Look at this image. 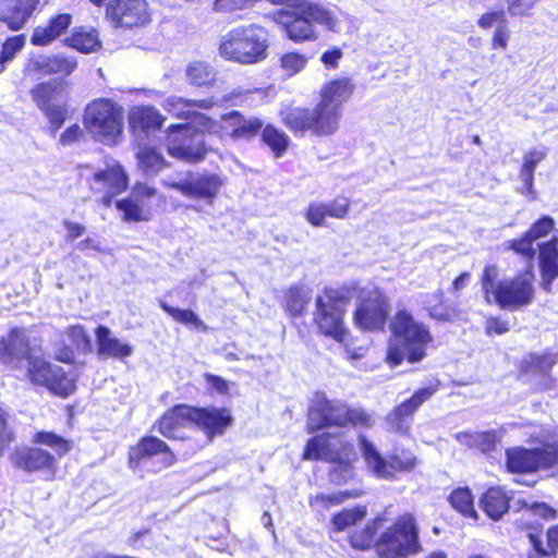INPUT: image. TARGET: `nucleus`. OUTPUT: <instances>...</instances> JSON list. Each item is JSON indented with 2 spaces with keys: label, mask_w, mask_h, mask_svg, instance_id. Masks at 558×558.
Instances as JSON below:
<instances>
[{
  "label": "nucleus",
  "mask_w": 558,
  "mask_h": 558,
  "mask_svg": "<svg viewBox=\"0 0 558 558\" xmlns=\"http://www.w3.org/2000/svg\"><path fill=\"white\" fill-rule=\"evenodd\" d=\"M354 295H357V302L352 312V320L357 329L383 332L389 324L391 337L386 362L390 367H397L404 361L418 363L427 356V348L433 342L428 326L416 320L407 308L397 310L390 318V298L379 287L365 290L359 284Z\"/></svg>",
  "instance_id": "nucleus-1"
},
{
  "label": "nucleus",
  "mask_w": 558,
  "mask_h": 558,
  "mask_svg": "<svg viewBox=\"0 0 558 558\" xmlns=\"http://www.w3.org/2000/svg\"><path fill=\"white\" fill-rule=\"evenodd\" d=\"M351 77L339 76L325 82L313 108L287 106L279 111L282 124L294 135L330 137L340 130L343 106L355 90Z\"/></svg>",
  "instance_id": "nucleus-2"
},
{
  "label": "nucleus",
  "mask_w": 558,
  "mask_h": 558,
  "mask_svg": "<svg viewBox=\"0 0 558 558\" xmlns=\"http://www.w3.org/2000/svg\"><path fill=\"white\" fill-rule=\"evenodd\" d=\"M498 275L496 265H486L483 268L480 283L486 303L509 311H517L532 303L535 295L532 264L511 278L498 280Z\"/></svg>",
  "instance_id": "nucleus-3"
},
{
  "label": "nucleus",
  "mask_w": 558,
  "mask_h": 558,
  "mask_svg": "<svg viewBox=\"0 0 558 558\" xmlns=\"http://www.w3.org/2000/svg\"><path fill=\"white\" fill-rule=\"evenodd\" d=\"M359 290V281L342 284L339 289L325 287L314 300L312 325L317 336L343 343L350 336L345 324L349 300Z\"/></svg>",
  "instance_id": "nucleus-4"
},
{
  "label": "nucleus",
  "mask_w": 558,
  "mask_h": 558,
  "mask_svg": "<svg viewBox=\"0 0 558 558\" xmlns=\"http://www.w3.org/2000/svg\"><path fill=\"white\" fill-rule=\"evenodd\" d=\"M303 461H325L338 466L329 472L336 485L348 482L353 475V464L357 460L354 445L341 433L323 432L310 437L303 448Z\"/></svg>",
  "instance_id": "nucleus-5"
},
{
  "label": "nucleus",
  "mask_w": 558,
  "mask_h": 558,
  "mask_svg": "<svg viewBox=\"0 0 558 558\" xmlns=\"http://www.w3.org/2000/svg\"><path fill=\"white\" fill-rule=\"evenodd\" d=\"M32 440L51 448L54 453L40 447H23L11 454L12 465L25 473L40 474L45 481H54L59 470L56 456L61 458L71 452L73 441L51 430H38Z\"/></svg>",
  "instance_id": "nucleus-6"
},
{
  "label": "nucleus",
  "mask_w": 558,
  "mask_h": 558,
  "mask_svg": "<svg viewBox=\"0 0 558 558\" xmlns=\"http://www.w3.org/2000/svg\"><path fill=\"white\" fill-rule=\"evenodd\" d=\"M373 425L374 418L364 408L319 396L308 408L306 432L313 434L333 427L369 429Z\"/></svg>",
  "instance_id": "nucleus-7"
},
{
  "label": "nucleus",
  "mask_w": 558,
  "mask_h": 558,
  "mask_svg": "<svg viewBox=\"0 0 558 558\" xmlns=\"http://www.w3.org/2000/svg\"><path fill=\"white\" fill-rule=\"evenodd\" d=\"M269 39L264 27L256 24L231 28L219 43V54L227 61L255 64L268 57Z\"/></svg>",
  "instance_id": "nucleus-8"
},
{
  "label": "nucleus",
  "mask_w": 558,
  "mask_h": 558,
  "mask_svg": "<svg viewBox=\"0 0 558 558\" xmlns=\"http://www.w3.org/2000/svg\"><path fill=\"white\" fill-rule=\"evenodd\" d=\"M292 8L293 11L280 12L279 23L287 37L295 44L316 40L315 25L332 32L337 28V17L318 3L302 1Z\"/></svg>",
  "instance_id": "nucleus-9"
},
{
  "label": "nucleus",
  "mask_w": 558,
  "mask_h": 558,
  "mask_svg": "<svg viewBox=\"0 0 558 558\" xmlns=\"http://www.w3.org/2000/svg\"><path fill=\"white\" fill-rule=\"evenodd\" d=\"M378 558H409L423 551L415 515L404 512L393 519L377 536Z\"/></svg>",
  "instance_id": "nucleus-10"
},
{
  "label": "nucleus",
  "mask_w": 558,
  "mask_h": 558,
  "mask_svg": "<svg viewBox=\"0 0 558 558\" xmlns=\"http://www.w3.org/2000/svg\"><path fill=\"white\" fill-rule=\"evenodd\" d=\"M82 121L93 140L114 146L123 134L124 110L111 98H95L85 107Z\"/></svg>",
  "instance_id": "nucleus-11"
},
{
  "label": "nucleus",
  "mask_w": 558,
  "mask_h": 558,
  "mask_svg": "<svg viewBox=\"0 0 558 558\" xmlns=\"http://www.w3.org/2000/svg\"><path fill=\"white\" fill-rule=\"evenodd\" d=\"M362 457L368 470L378 478L395 480L399 473L413 472L418 460L409 448L395 447L386 459L364 434L357 436Z\"/></svg>",
  "instance_id": "nucleus-12"
},
{
  "label": "nucleus",
  "mask_w": 558,
  "mask_h": 558,
  "mask_svg": "<svg viewBox=\"0 0 558 558\" xmlns=\"http://www.w3.org/2000/svg\"><path fill=\"white\" fill-rule=\"evenodd\" d=\"M68 84L64 81L46 80L37 82L29 89L36 108L48 121V129L54 135L70 117Z\"/></svg>",
  "instance_id": "nucleus-13"
},
{
  "label": "nucleus",
  "mask_w": 558,
  "mask_h": 558,
  "mask_svg": "<svg viewBox=\"0 0 558 558\" xmlns=\"http://www.w3.org/2000/svg\"><path fill=\"white\" fill-rule=\"evenodd\" d=\"M26 377L34 386L44 387L62 399L69 398L77 389L76 379L63 367L33 354L27 361Z\"/></svg>",
  "instance_id": "nucleus-14"
},
{
  "label": "nucleus",
  "mask_w": 558,
  "mask_h": 558,
  "mask_svg": "<svg viewBox=\"0 0 558 558\" xmlns=\"http://www.w3.org/2000/svg\"><path fill=\"white\" fill-rule=\"evenodd\" d=\"M166 133V149L172 158L192 165L205 159L208 153L206 144L196 141V130L190 124H171Z\"/></svg>",
  "instance_id": "nucleus-15"
},
{
  "label": "nucleus",
  "mask_w": 558,
  "mask_h": 558,
  "mask_svg": "<svg viewBox=\"0 0 558 558\" xmlns=\"http://www.w3.org/2000/svg\"><path fill=\"white\" fill-rule=\"evenodd\" d=\"M77 69V60L64 53L31 54L23 64V75L29 81H38L47 76H70Z\"/></svg>",
  "instance_id": "nucleus-16"
},
{
  "label": "nucleus",
  "mask_w": 558,
  "mask_h": 558,
  "mask_svg": "<svg viewBox=\"0 0 558 558\" xmlns=\"http://www.w3.org/2000/svg\"><path fill=\"white\" fill-rule=\"evenodd\" d=\"M440 381L434 380L421 387L414 393L396 405L386 416L390 430L400 435H409L415 412L428 401L439 389Z\"/></svg>",
  "instance_id": "nucleus-17"
},
{
  "label": "nucleus",
  "mask_w": 558,
  "mask_h": 558,
  "mask_svg": "<svg viewBox=\"0 0 558 558\" xmlns=\"http://www.w3.org/2000/svg\"><path fill=\"white\" fill-rule=\"evenodd\" d=\"M242 111L231 110L221 114L220 122L205 114H199V124L203 131L219 137L220 140L230 138L234 142H241V137L252 134L255 126L253 121H246Z\"/></svg>",
  "instance_id": "nucleus-18"
},
{
  "label": "nucleus",
  "mask_w": 558,
  "mask_h": 558,
  "mask_svg": "<svg viewBox=\"0 0 558 558\" xmlns=\"http://www.w3.org/2000/svg\"><path fill=\"white\" fill-rule=\"evenodd\" d=\"M106 17L117 27L146 26L151 14L146 0H110L106 4Z\"/></svg>",
  "instance_id": "nucleus-19"
},
{
  "label": "nucleus",
  "mask_w": 558,
  "mask_h": 558,
  "mask_svg": "<svg viewBox=\"0 0 558 558\" xmlns=\"http://www.w3.org/2000/svg\"><path fill=\"white\" fill-rule=\"evenodd\" d=\"M161 457L163 466L169 468L177 462V457L171 447L161 438L154 435L141 437L136 444L130 446L128 451V466L138 469L146 460Z\"/></svg>",
  "instance_id": "nucleus-20"
},
{
  "label": "nucleus",
  "mask_w": 558,
  "mask_h": 558,
  "mask_svg": "<svg viewBox=\"0 0 558 558\" xmlns=\"http://www.w3.org/2000/svg\"><path fill=\"white\" fill-rule=\"evenodd\" d=\"M222 184V180L216 173L194 175L192 171H189L185 180L170 182L167 187L181 193L185 197L203 199L213 204Z\"/></svg>",
  "instance_id": "nucleus-21"
},
{
  "label": "nucleus",
  "mask_w": 558,
  "mask_h": 558,
  "mask_svg": "<svg viewBox=\"0 0 558 558\" xmlns=\"http://www.w3.org/2000/svg\"><path fill=\"white\" fill-rule=\"evenodd\" d=\"M558 364V353L551 350L543 352H529L517 364L518 377H541V390H547L554 387L555 378L551 371Z\"/></svg>",
  "instance_id": "nucleus-22"
},
{
  "label": "nucleus",
  "mask_w": 558,
  "mask_h": 558,
  "mask_svg": "<svg viewBox=\"0 0 558 558\" xmlns=\"http://www.w3.org/2000/svg\"><path fill=\"white\" fill-rule=\"evenodd\" d=\"M194 425V405L177 403L165 411L153 424L161 436L170 440H184L182 428Z\"/></svg>",
  "instance_id": "nucleus-23"
},
{
  "label": "nucleus",
  "mask_w": 558,
  "mask_h": 558,
  "mask_svg": "<svg viewBox=\"0 0 558 558\" xmlns=\"http://www.w3.org/2000/svg\"><path fill=\"white\" fill-rule=\"evenodd\" d=\"M98 186H92L96 193H102L101 204L109 207L113 198L128 190L129 177L119 162H113L100 169L92 177Z\"/></svg>",
  "instance_id": "nucleus-24"
},
{
  "label": "nucleus",
  "mask_w": 558,
  "mask_h": 558,
  "mask_svg": "<svg viewBox=\"0 0 558 558\" xmlns=\"http://www.w3.org/2000/svg\"><path fill=\"white\" fill-rule=\"evenodd\" d=\"M233 421L232 412L227 407L194 405V426L205 434L207 440L223 435Z\"/></svg>",
  "instance_id": "nucleus-25"
},
{
  "label": "nucleus",
  "mask_w": 558,
  "mask_h": 558,
  "mask_svg": "<svg viewBox=\"0 0 558 558\" xmlns=\"http://www.w3.org/2000/svg\"><path fill=\"white\" fill-rule=\"evenodd\" d=\"M32 351L29 339L17 327L0 338V363L12 369L19 368L24 360L28 361Z\"/></svg>",
  "instance_id": "nucleus-26"
},
{
  "label": "nucleus",
  "mask_w": 558,
  "mask_h": 558,
  "mask_svg": "<svg viewBox=\"0 0 558 558\" xmlns=\"http://www.w3.org/2000/svg\"><path fill=\"white\" fill-rule=\"evenodd\" d=\"M245 120L253 121L255 126L252 134L241 137V142H250L260 136L262 143L270 149L274 157L280 158L287 153L291 141L283 130L271 123L265 124L263 119L256 116H245Z\"/></svg>",
  "instance_id": "nucleus-27"
},
{
  "label": "nucleus",
  "mask_w": 558,
  "mask_h": 558,
  "mask_svg": "<svg viewBox=\"0 0 558 558\" xmlns=\"http://www.w3.org/2000/svg\"><path fill=\"white\" fill-rule=\"evenodd\" d=\"M73 15L69 12L51 14L43 24L32 31L29 43L34 47H48L69 33Z\"/></svg>",
  "instance_id": "nucleus-28"
},
{
  "label": "nucleus",
  "mask_w": 558,
  "mask_h": 558,
  "mask_svg": "<svg viewBox=\"0 0 558 558\" xmlns=\"http://www.w3.org/2000/svg\"><path fill=\"white\" fill-rule=\"evenodd\" d=\"M526 537L531 545L527 558H556L558 555V523L546 529V544H543V526L541 524H524Z\"/></svg>",
  "instance_id": "nucleus-29"
},
{
  "label": "nucleus",
  "mask_w": 558,
  "mask_h": 558,
  "mask_svg": "<svg viewBox=\"0 0 558 558\" xmlns=\"http://www.w3.org/2000/svg\"><path fill=\"white\" fill-rule=\"evenodd\" d=\"M351 207L345 196H337L330 203L312 202L304 211L306 221L313 227H323L326 218L344 219Z\"/></svg>",
  "instance_id": "nucleus-30"
},
{
  "label": "nucleus",
  "mask_w": 558,
  "mask_h": 558,
  "mask_svg": "<svg viewBox=\"0 0 558 558\" xmlns=\"http://www.w3.org/2000/svg\"><path fill=\"white\" fill-rule=\"evenodd\" d=\"M166 117L153 105L134 106L128 113V122L131 132L154 133L160 130Z\"/></svg>",
  "instance_id": "nucleus-31"
},
{
  "label": "nucleus",
  "mask_w": 558,
  "mask_h": 558,
  "mask_svg": "<svg viewBox=\"0 0 558 558\" xmlns=\"http://www.w3.org/2000/svg\"><path fill=\"white\" fill-rule=\"evenodd\" d=\"M97 354L104 359L123 361L131 356L133 347L112 336L109 327L99 325L95 328Z\"/></svg>",
  "instance_id": "nucleus-32"
},
{
  "label": "nucleus",
  "mask_w": 558,
  "mask_h": 558,
  "mask_svg": "<svg viewBox=\"0 0 558 558\" xmlns=\"http://www.w3.org/2000/svg\"><path fill=\"white\" fill-rule=\"evenodd\" d=\"M312 301V289L306 284L293 283L282 291L280 305L287 316L296 319L307 312Z\"/></svg>",
  "instance_id": "nucleus-33"
},
{
  "label": "nucleus",
  "mask_w": 558,
  "mask_h": 558,
  "mask_svg": "<svg viewBox=\"0 0 558 558\" xmlns=\"http://www.w3.org/2000/svg\"><path fill=\"white\" fill-rule=\"evenodd\" d=\"M538 266L542 287L550 292L553 282L558 278V238L553 236L538 245Z\"/></svg>",
  "instance_id": "nucleus-34"
},
{
  "label": "nucleus",
  "mask_w": 558,
  "mask_h": 558,
  "mask_svg": "<svg viewBox=\"0 0 558 558\" xmlns=\"http://www.w3.org/2000/svg\"><path fill=\"white\" fill-rule=\"evenodd\" d=\"M219 100L214 96L202 99H187L179 96H170L163 102V108L178 119L189 120L198 116L193 109L209 110L217 106Z\"/></svg>",
  "instance_id": "nucleus-35"
},
{
  "label": "nucleus",
  "mask_w": 558,
  "mask_h": 558,
  "mask_svg": "<svg viewBox=\"0 0 558 558\" xmlns=\"http://www.w3.org/2000/svg\"><path fill=\"white\" fill-rule=\"evenodd\" d=\"M505 470L510 474L527 475L537 473L533 448L509 447L505 450Z\"/></svg>",
  "instance_id": "nucleus-36"
},
{
  "label": "nucleus",
  "mask_w": 558,
  "mask_h": 558,
  "mask_svg": "<svg viewBox=\"0 0 558 558\" xmlns=\"http://www.w3.org/2000/svg\"><path fill=\"white\" fill-rule=\"evenodd\" d=\"M511 496L500 486L488 487L480 498L482 511L493 521H499L510 510Z\"/></svg>",
  "instance_id": "nucleus-37"
},
{
  "label": "nucleus",
  "mask_w": 558,
  "mask_h": 558,
  "mask_svg": "<svg viewBox=\"0 0 558 558\" xmlns=\"http://www.w3.org/2000/svg\"><path fill=\"white\" fill-rule=\"evenodd\" d=\"M40 0H15L5 13L0 14V22L12 31H21L37 10Z\"/></svg>",
  "instance_id": "nucleus-38"
},
{
  "label": "nucleus",
  "mask_w": 558,
  "mask_h": 558,
  "mask_svg": "<svg viewBox=\"0 0 558 558\" xmlns=\"http://www.w3.org/2000/svg\"><path fill=\"white\" fill-rule=\"evenodd\" d=\"M62 43L64 46L84 54L97 51L101 47L98 32L86 26L74 27Z\"/></svg>",
  "instance_id": "nucleus-39"
},
{
  "label": "nucleus",
  "mask_w": 558,
  "mask_h": 558,
  "mask_svg": "<svg viewBox=\"0 0 558 558\" xmlns=\"http://www.w3.org/2000/svg\"><path fill=\"white\" fill-rule=\"evenodd\" d=\"M381 521V517H376L363 527L352 531L347 536V541L350 547L356 551H368L374 549L376 556L378 557L377 525Z\"/></svg>",
  "instance_id": "nucleus-40"
},
{
  "label": "nucleus",
  "mask_w": 558,
  "mask_h": 558,
  "mask_svg": "<svg viewBox=\"0 0 558 558\" xmlns=\"http://www.w3.org/2000/svg\"><path fill=\"white\" fill-rule=\"evenodd\" d=\"M363 495L364 490L362 489H347L333 494L319 493L308 498V505L312 509L323 511L339 506L347 500L360 498Z\"/></svg>",
  "instance_id": "nucleus-41"
},
{
  "label": "nucleus",
  "mask_w": 558,
  "mask_h": 558,
  "mask_svg": "<svg viewBox=\"0 0 558 558\" xmlns=\"http://www.w3.org/2000/svg\"><path fill=\"white\" fill-rule=\"evenodd\" d=\"M449 505L462 517L476 520L477 511L474 507V496L468 486L454 488L447 498Z\"/></svg>",
  "instance_id": "nucleus-42"
},
{
  "label": "nucleus",
  "mask_w": 558,
  "mask_h": 558,
  "mask_svg": "<svg viewBox=\"0 0 558 558\" xmlns=\"http://www.w3.org/2000/svg\"><path fill=\"white\" fill-rule=\"evenodd\" d=\"M367 515L366 505H355L351 508H343L331 517L333 532H342L356 523L363 521Z\"/></svg>",
  "instance_id": "nucleus-43"
},
{
  "label": "nucleus",
  "mask_w": 558,
  "mask_h": 558,
  "mask_svg": "<svg viewBox=\"0 0 558 558\" xmlns=\"http://www.w3.org/2000/svg\"><path fill=\"white\" fill-rule=\"evenodd\" d=\"M160 308L167 313L174 322L194 328L196 330L206 331L207 326L202 322L196 313L189 308H179L170 305L166 301H159Z\"/></svg>",
  "instance_id": "nucleus-44"
},
{
  "label": "nucleus",
  "mask_w": 558,
  "mask_h": 558,
  "mask_svg": "<svg viewBox=\"0 0 558 558\" xmlns=\"http://www.w3.org/2000/svg\"><path fill=\"white\" fill-rule=\"evenodd\" d=\"M546 158L544 150H529L523 156V162L520 168V178L523 181L524 192L530 194L533 192L534 172L537 165Z\"/></svg>",
  "instance_id": "nucleus-45"
},
{
  "label": "nucleus",
  "mask_w": 558,
  "mask_h": 558,
  "mask_svg": "<svg viewBox=\"0 0 558 558\" xmlns=\"http://www.w3.org/2000/svg\"><path fill=\"white\" fill-rule=\"evenodd\" d=\"M189 82L197 87L211 86L216 82L211 66L203 61H193L186 68Z\"/></svg>",
  "instance_id": "nucleus-46"
},
{
  "label": "nucleus",
  "mask_w": 558,
  "mask_h": 558,
  "mask_svg": "<svg viewBox=\"0 0 558 558\" xmlns=\"http://www.w3.org/2000/svg\"><path fill=\"white\" fill-rule=\"evenodd\" d=\"M429 300L434 301V304L427 302L425 305V311L432 319L441 323L452 320L453 310L447 304L444 291L437 290L429 294Z\"/></svg>",
  "instance_id": "nucleus-47"
},
{
  "label": "nucleus",
  "mask_w": 558,
  "mask_h": 558,
  "mask_svg": "<svg viewBox=\"0 0 558 558\" xmlns=\"http://www.w3.org/2000/svg\"><path fill=\"white\" fill-rule=\"evenodd\" d=\"M537 470H549L558 465V441H544L533 448Z\"/></svg>",
  "instance_id": "nucleus-48"
},
{
  "label": "nucleus",
  "mask_w": 558,
  "mask_h": 558,
  "mask_svg": "<svg viewBox=\"0 0 558 558\" xmlns=\"http://www.w3.org/2000/svg\"><path fill=\"white\" fill-rule=\"evenodd\" d=\"M518 510L527 511L532 517L549 522L558 519V510L545 501H527L519 499Z\"/></svg>",
  "instance_id": "nucleus-49"
},
{
  "label": "nucleus",
  "mask_w": 558,
  "mask_h": 558,
  "mask_svg": "<svg viewBox=\"0 0 558 558\" xmlns=\"http://www.w3.org/2000/svg\"><path fill=\"white\" fill-rule=\"evenodd\" d=\"M116 207L122 213V219L126 222L149 220V213L145 211L140 202L135 201L133 196L118 201Z\"/></svg>",
  "instance_id": "nucleus-50"
},
{
  "label": "nucleus",
  "mask_w": 558,
  "mask_h": 558,
  "mask_svg": "<svg viewBox=\"0 0 558 558\" xmlns=\"http://www.w3.org/2000/svg\"><path fill=\"white\" fill-rule=\"evenodd\" d=\"M140 167L145 172L156 173L167 167L163 156L153 147H144L137 154Z\"/></svg>",
  "instance_id": "nucleus-51"
},
{
  "label": "nucleus",
  "mask_w": 558,
  "mask_h": 558,
  "mask_svg": "<svg viewBox=\"0 0 558 558\" xmlns=\"http://www.w3.org/2000/svg\"><path fill=\"white\" fill-rule=\"evenodd\" d=\"M25 34L10 36L2 43L0 48V73L5 69V64L11 62L25 47Z\"/></svg>",
  "instance_id": "nucleus-52"
},
{
  "label": "nucleus",
  "mask_w": 558,
  "mask_h": 558,
  "mask_svg": "<svg viewBox=\"0 0 558 558\" xmlns=\"http://www.w3.org/2000/svg\"><path fill=\"white\" fill-rule=\"evenodd\" d=\"M308 62V58L298 51H287L281 54L279 65L283 73L291 77L303 71Z\"/></svg>",
  "instance_id": "nucleus-53"
},
{
  "label": "nucleus",
  "mask_w": 558,
  "mask_h": 558,
  "mask_svg": "<svg viewBox=\"0 0 558 558\" xmlns=\"http://www.w3.org/2000/svg\"><path fill=\"white\" fill-rule=\"evenodd\" d=\"M15 440L16 435L9 426V413L0 405V457L10 451Z\"/></svg>",
  "instance_id": "nucleus-54"
},
{
  "label": "nucleus",
  "mask_w": 558,
  "mask_h": 558,
  "mask_svg": "<svg viewBox=\"0 0 558 558\" xmlns=\"http://www.w3.org/2000/svg\"><path fill=\"white\" fill-rule=\"evenodd\" d=\"M533 244L534 241L526 232H524L520 238L507 241L505 243V248L511 250L523 257L532 259L535 255Z\"/></svg>",
  "instance_id": "nucleus-55"
},
{
  "label": "nucleus",
  "mask_w": 558,
  "mask_h": 558,
  "mask_svg": "<svg viewBox=\"0 0 558 558\" xmlns=\"http://www.w3.org/2000/svg\"><path fill=\"white\" fill-rule=\"evenodd\" d=\"M258 1L259 0H214L211 9L217 13L230 14L236 11L246 10Z\"/></svg>",
  "instance_id": "nucleus-56"
},
{
  "label": "nucleus",
  "mask_w": 558,
  "mask_h": 558,
  "mask_svg": "<svg viewBox=\"0 0 558 558\" xmlns=\"http://www.w3.org/2000/svg\"><path fill=\"white\" fill-rule=\"evenodd\" d=\"M555 228V221L550 216H542L534 221L525 231L535 242L536 240L548 235Z\"/></svg>",
  "instance_id": "nucleus-57"
},
{
  "label": "nucleus",
  "mask_w": 558,
  "mask_h": 558,
  "mask_svg": "<svg viewBox=\"0 0 558 558\" xmlns=\"http://www.w3.org/2000/svg\"><path fill=\"white\" fill-rule=\"evenodd\" d=\"M65 333L66 336L69 337V339L71 340V343L77 348V349H85V348H89L90 345V338L85 329L84 326L82 325H70L66 329H65Z\"/></svg>",
  "instance_id": "nucleus-58"
},
{
  "label": "nucleus",
  "mask_w": 558,
  "mask_h": 558,
  "mask_svg": "<svg viewBox=\"0 0 558 558\" xmlns=\"http://www.w3.org/2000/svg\"><path fill=\"white\" fill-rule=\"evenodd\" d=\"M476 446L475 450H478L483 453H489L495 450L497 442L499 441V437L496 430H485L478 432L476 436Z\"/></svg>",
  "instance_id": "nucleus-59"
},
{
  "label": "nucleus",
  "mask_w": 558,
  "mask_h": 558,
  "mask_svg": "<svg viewBox=\"0 0 558 558\" xmlns=\"http://www.w3.org/2000/svg\"><path fill=\"white\" fill-rule=\"evenodd\" d=\"M485 335L488 337L505 335L510 330L507 320L499 316H488L485 320Z\"/></svg>",
  "instance_id": "nucleus-60"
},
{
  "label": "nucleus",
  "mask_w": 558,
  "mask_h": 558,
  "mask_svg": "<svg viewBox=\"0 0 558 558\" xmlns=\"http://www.w3.org/2000/svg\"><path fill=\"white\" fill-rule=\"evenodd\" d=\"M507 22L506 13L504 10H492L488 12L483 13L478 20L477 25L482 29H489L495 24L501 25Z\"/></svg>",
  "instance_id": "nucleus-61"
},
{
  "label": "nucleus",
  "mask_w": 558,
  "mask_h": 558,
  "mask_svg": "<svg viewBox=\"0 0 558 558\" xmlns=\"http://www.w3.org/2000/svg\"><path fill=\"white\" fill-rule=\"evenodd\" d=\"M511 37V32L508 27V21L501 25H498L492 37V49L494 50H506L508 48V43Z\"/></svg>",
  "instance_id": "nucleus-62"
},
{
  "label": "nucleus",
  "mask_w": 558,
  "mask_h": 558,
  "mask_svg": "<svg viewBox=\"0 0 558 558\" xmlns=\"http://www.w3.org/2000/svg\"><path fill=\"white\" fill-rule=\"evenodd\" d=\"M157 195L158 190L145 182H136L132 187V196L142 204Z\"/></svg>",
  "instance_id": "nucleus-63"
},
{
  "label": "nucleus",
  "mask_w": 558,
  "mask_h": 558,
  "mask_svg": "<svg viewBox=\"0 0 558 558\" xmlns=\"http://www.w3.org/2000/svg\"><path fill=\"white\" fill-rule=\"evenodd\" d=\"M82 136H83L82 128L77 123H74V124L69 125L60 134L59 142L61 145L68 146V145H72V144L76 143Z\"/></svg>",
  "instance_id": "nucleus-64"
}]
</instances>
